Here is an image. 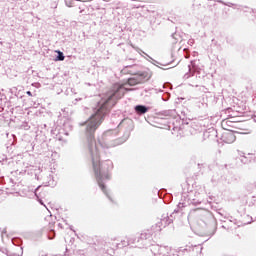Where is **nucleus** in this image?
Returning <instances> with one entry per match:
<instances>
[{"instance_id":"f257e3e1","label":"nucleus","mask_w":256,"mask_h":256,"mask_svg":"<svg viewBox=\"0 0 256 256\" xmlns=\"http://www.w3.org/2000/svg\"><path fill=\"white\" fill-rule=\"evenodd\" d=\"M127 89L124 85L114 84L112 92L107 99H102L98 102L96 108L94 109V114L86 121V142L85 148L88 150L92 157V165L98 181L100 189L105 193V185L103 184V179H109V174H105V164H101V155L99 153V147L101 145L97 144L95 140V132L99 129V126L103 123V119L112 107L119 99L125 95Z\"/></svg>"},{"instance_id":"f03ea898","label":"nucleus","mask_w":256,"mask_h":256,"mask_svg":"<svg viewBox=\"0 0 256 256\" xmlns=\"http://www.w3.org/2000/svg\"><path fill=\"white\" fill-rule=\"evenodd\" d=\"M151 251L155 256H167L171 252V248L167 246L153 245Z\"/></svg>"},{"instance_id":"7ed1b4c3","label":"nucleus","mask_w":256,"mask_h":256,"mask_svg":"<svg viewBox=\"0 0 256 256\" xmlns=\"http://www.w3.org/2000/svg\"><path fill=\"white\" fill-rule=\"evenodd\" d=\"M237 136H235V132L233 131H226L222 134V141L223 143L231 144L235 143Z\"/></svg>"},{"instance_id":"20e7f679","label":"nucleus","mask_w":256,"mask_h":256,"mask_svg":"<svg viewBox=\"0 0 256 256\" xmlns=\"http://www.w3.org/2000/svg\"><path fill=\"white\" fill-rule=\"evenodd\" d=\"M135 111L138 115H145V113H147V111H149V108H147L144 105H137V106H135Z\"/></svg>"},{"instance_id":"39448f33","label":"nucleus","mask_w":256,"mask_h":256,"mask_svg":"<svg viewBox=\"0 0 256 256\" xmlns=\"http://www.w3.org/2000/svg\"><path fill=\"white\" fill-rule=\"evenodd\" d=\"M128 83H129V85H137L139 83H142V81L139 80V78L137 76H135V77L128 79Z\"/></svg>"},{"instance_id":"423d86ee","label":"nucleus","mask_w":256,"mask_h":256,"mask_svg":"<svg viewBox=\"0 0 256 256\" xmlns=\"http://www.w3.org/2000/svg\"><path fill=\"white\" fill-rule=\"evenodd\" d=\"M56 53H58L57 61H65V56L63 55V52L56 51Z\"/></svg>"},{"instance_id":"0eeeda50","label":"nucleus","mask_w":256,"mask_h":256,"mask_svg":"<svg viewBox=\"0 0 256 256\" xmlns=\"http://www.w3.org/2000/svg\"><path fill=\"white\" fill-rule=\"evenodd\" d=\"M106 165H107V169H113V162H111V161H107L106 162Z\"/></svg>"},{"instance_id":"6e6552de","label":"nucleus","mask_w":256,"mask_h":256,"mask_svg":"<svg viewBox=\"0 0 256 256\" xmlns=\"http://www.w3.org/2000/svg\"><path fill=\"white\" fill-rule=\"evenodd\" d=\"M229 123H231V121H229V120H224V121L222 122V125H229Z\"/></svg>"},{"instance_id":"1a4fd4ad","label":"nucleus","mask_w":256,"mask_h":256,"mask_svg":"<svg viewBox=\"0 0 256 256\" xmlns=\"http://www.w3.org/2000/svg\"><path fill=\"white\" fill-rule=\"evenodd\" d=\"M193 74H185V78L189 79V77H191Z\"/></svg>"},{"instance_id":"9d476101","label":"nucleus","mask_w":256,"mask_h":256,"mask_svg":"<svg viewBox=\"0 0 256 256\" xmlns=\"http://www.w3.org/2000/svg\"><path fill=\"white\" fill-rule=\"evenodd\" d=\"M26 93H27V95H29V97H32V96H33V94L31 93V91H27Z\"/></svg>"},{"instance_id":"9b49d317","label":"nucleus","mask_w":256,"mask_h":256,"mask_svg":"<svg viewBox=\"0 0 256 256\" xmlns=\"http://www.w3.org/2000/svg\"><path fill=\"white\" fill-rule=\"evenodd\" d=\"M41 188V186H38L35 190V195H37V191H39V189Z\"/></svg>"},{"instance_id":"f8f14e48","label":"nucleus","mask_w":256,"mask_h":256,"mask_svg":"<svg viewBox=\"0 0 256 256\" xmlns=\"http://www.w3.org/2000/svg\"><path fill=\"white\" fill-rule=\"evenodd\" d=\"M188 68H189V71H191V66H188Z\"/></svg>"},{"instance_id":"ddd939ff","label":"nucleus","mask_w":256,"mask_h":256,"mask_svg":"<svg viewBox=\"0 0 256 256\" xmlns=\"http://www.w3.org/2000/svg\"><path fill=\"white\" fill-rule=\"evenodd\" d=\"M40 204H41V205H43V202H42V201H40Z\"/></svg>"}]
</instances>
